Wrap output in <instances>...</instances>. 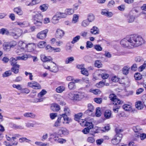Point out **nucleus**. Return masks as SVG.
<instances>
[{"label":"nucleus","instance_id":"4d7b16f0","mask_svg":"<svg viewBox=\"0 0 146 146\" xmlns=\"http://www.w3.org/2000/svg\"><path fill=\"white\" fill-rule=\"evenodd\" d=\"M95 114L96 116L97 117H99L101 115V113L100 108H96Z\"/></svg>","mask_w":146,"mask_h":146},{"label":"nucleus","instance_id":"f704fd0d","mask_svg":"<svg viewBox=\"0 0 146 146\" xmlns=\"http://www.w3.org/2000/svg\"><path fill=\"white\" fill-rule=\"evenodd\" d=\"M135 19V17L133 15H129L127 17V21L129 23L133 22Z\"/></svg>","mask_w":146,"mask_h":146},{"label":"nucleus","instance_id":"2eb2a0df","mask_svg":"<svg viewBox=\"0 0 146 146\" xmlns=\"http://www.w3.org/2000/svg\"><path fill=\"white\" fill-rule=\"evenodd\" d=\"M99 72L100 74H99V76H100L103 79H106L108 77L109 75L104 73L106 72L105 70L100 69L99 70Z\"/></svg>","mask_w":146,"mask_h":146},{"label":"nucleus","instance_id":"79ce46f5","mask_svg":"<svg viewBox=\"0 0 146 146\" xmlns=\"http://www.w3.org/2000/svg\"><path fill=\"white\" fill-rule=\"evenodd\" d=\"M65 88L63 86H60L58 87L56 89V91L58 93H61L64 91L65 90Z\"/></svg>","mask_w":146,"mask_h":146},{"label":"nucleus","instance_id":"49530a36","mask_svg":"<svg viewBox=\"0 0 146 146\" xmlns=\"http://www.w3.org/2000/svg\"><path fill=\"white\" fill-rule=\"evenodd\" d=\"M60 19L55 15L53 16L52 19V22L54 24H56L59 22Z\"/></svg>","mask_w":146,"mask_h":146},{"label":"nucleus","instance_id":"4c0bfd02","mask_svg":"<svg viewBox=\"0 0 146 146\" xmlns=\"http://www.w3.org/2000/svg\"><path fill=\"white\" fill-rule=\"evenodd\" d=\"M46 44L45 41H41L39 42L37 44V47L39 48H44Z\"/></svg>","mask_w":146,"mask_h":146},{"label":"nucleus","instance_id":"de8ad7c7","mask_svg":"<svg viewBox=\"0 0 146 146\" xmlns=\"http://www.w3.org/2000/svg\"><path fill=\"white\" fill-rule=\"evenodd\" d=\"M80 35L76 36L73 38L72 41H71V43L74 44L76 42L80 40Z\"/></svg>","mask_w":146,"mask_h":146},{"label":"nucleus","instance_id":"4468645a","mask_svg":"<svg viewBox=\"0 0 146 146\" xmlns=\"http://www.w3.org/2000/svg\"><path fill=\"white\" fill-rule=\"evenodd\" d=\"M90 33L92 35H96L99 34L100 30L97 27L94 26L90 29Z\"/></svg>","mask_w":146,"mask_h":146},{"label":"nucleus","instance_id":"20e7f679","mask_svg":"<svg viewBox=\"0 0 146 146\" xmlns=\"http://www.w3.org/2000/svg\"><path fill=\"white\" fill-rule=\"evenodd\" d=\"M34 23L36 26H41L42 24L43 16L41 14L38 13L34 16Z\"/></svg>","mask_w":146,"mask_h":146},{"label":"nucleus","instance_id":"c9c22d12","mask_svg":"<svg viewBox=\"0 0 146 146\" xmlns=\"http://www.w3.org/2000/svg\"><path fill=\"white\" fill-rule=\"evenodd\" d=\"M111 114V111L109 110H107L105 112L104 116L107 119H109L110 118Z\"/></svg>","mask_w":146,"mask_h":146},{"label":"nucleus","instance_id":"6e6552de","mask_svg":"<svg viewBox=\"0 0 146 146\" xmlns=\"http://www.w3.org/2000/svg\"><path fill=\"white\" fill-rule=\"evenodd\" d=\"M48 32V30L47 29L37 33L36 37L40 39H44L46 38Z\"/></svg>","mask_w":146,"mask_h":146},{"label":"nucleus","instance_id":"2f4dec72","mask_svg":"<svg viewBox=\"0 0 146 146\" xmlns=\"http://www.w3.org/2000/svg\"><path fill=\"white\" fill-rule=\"evenodd\" d=\"M74 9L72 8L66 9L65 10L64 13L66 14V16L67 15H70L73 14L74 13Z\"/></svg>","mask_w":146,"mask_h":146},{"label":"nucleus","instance_id":"13d9d810","mask_svg":"<svg viewBox=\"0 0 146 146\" xmlns=\"http://www.w3.org/2000/svg\"><path fill=\"white\" fill-rule=\"evenodd\" d=\"M146 67V62H145L144 63L140 66L138 68L139 71L140 72L142 71Z\"/></svg>","mask_w":146,"mask_h":146},{"label":"nucleus","instance_id":"bb28decb","mask_svg":"<svg viewBox=\"0 0 146 146\" xmlns=\"http://www.w3.org/2000/svg\"><path fill=\"white\" fill-rule=\"evenodd\" d=\"M79 16L78 14H74L73 15L72 23L73 24H76L79 21Z\"/></svg>","mask_w":146,"mask_h":146},{"label":"nucleus","instance_id":"603ef678","mask_svg":"<svg viewBox=\"0 0 146 146\" xmlns=\"http://www.w3.org/2000/svg\"><path fill=\"white\" fill-rule=\"evenodd\" d=\"M135 60L136 62H139L143 61L144 60L141 57L137 56L135 58Z\"/></svg>","mask_w":146,"mask_h":146},{"label":"nucleus","instance_id":"a19ab883","mask_svg":"<svg viewBox=\"0 0 146 146\" xmlns=\"http://www.w3.org/2000/svg\"><path fill=\"white\" fill-rule=\"evenodd\" d=\"M28 58V56L27 54H25L22 56H18L16 57V58L18 60H26Z\"/></svg>","mask_w":146,"mask_h":146},{"label":"nucleus","instance_id":"0e129e2a","mask_svg":"<svg viewBox=\"0 0 146 146\" xmlns=\"http://www.w3.org/2000/svg\"><path fill=\"white\" fill-rule=\"evenodd\" d=\"M94 48L97 51H101L102 50V48L99 44L95 45L94 46Z\"/></svg>","mask_w":146,"mask_h":146},{"label":"nucleus","instance_id":"f03ea898","mask_svg":"<svg viewBox=\"0 0 146 146\" xmlns=\"http://www.w3.org/2000/svg\"><path fill=\"white\" fill-rule=\"evenodd\" d=\"M131 46L132 48L138 47L144 43L143 39L140 36L131 35Z\"/></svg>","mask_w":146,"mask_h":146},{"label":"nucleus","instance_id":"b1692460","mask_svg":"<svg viewBox=\"0 0 146 146\" xmlns=\"http://www.w3.org/2000/svg\"><path fill=\"white\" fill-rule=\"evenodd\" d=\"M14 12L19 15H21L23 14V12L20 7H17L13 9Z\"/></svg>","mask_w":146,"mask_h":146},{"label":"nucleus","instance_id":"09e8293b","mask_svg":"<svg viewBox=\"0 0 146 146\" xmlns=\"http://www.w3.org/2000/svg\"><path fill=\"white\" fill-rule=\"evenodd\" d=\"M90 92L96 95L100 94L101 93V91L98 89L94 90L90 89Z\"/></svg>","mask_w":146,"mask_h":146},{"label":"nucleus","instance_id":"0eeeda50","mask_svg":"<svg viewBox=\"0 0 146 146\" xmlns=\"http://www.w3.org/2000/svg\"><path fill=\"white\" fill-rule=\"evenodd\" d=\"M109 98L113 102V104L115 105H120L123 104V101L121 100L116 98V96L113 94L110 95Z\"/></svg>","mask_w":146,"mask_h":146},{"label":"nucleus","instance_id":"a18cd8bd","mask_svg":"<svg viewBox=\"0 0 146 146\" xmlns=\"http://www.w3.org/2000/svg\"><path fill=\"white\" fill-rule=\"evenodd\" d=\"M17 60H18L17 59L16 57L15 58L13 57L11 58L10 59V61L11 65L13 66L16 65Z\"/></svg>","mask_w":146,"mask_h":146},{"label":"nucleus","instance_id":"774afa93","mask_svg":"<svg viewBox=\"0 0 146 146\" xmlns=\"http://www.w3.org/2000/svg\"><path fill=\"white\" fill-rule=\"evenodd\" d=\"M116 105H115L113 106V110L114 112L117 113L118 112L120 107L119 106H116Z\"/></svg>","mask_w":146,"mask_h":146},{"label":"nucleus","instance_id":"a211bd4d","mask_svg":"<svg viewBox=\"0 0 146 146\" xmlns=\"http://www.w3.org/2000/svg\"><path fill=\"white\" fill-rule=\"evenodd\" d=\"M42 60L44 62H47L52 61V59L50 56H46L44 55H42L41 56Z\"/></svg>","mask_w":146,"mask_h":146},{"label":"nucleus","instance_id":"ddd939ff","mask_svg":"<svg viewBox=\"0 0 146 146\" xmlns=\"http://www.w3.org/2000/svg\"><path fill=\"white\" fill-rule=\"evenodd\" d=\"M50 70L53 72H56L58 71V68L56 64L53 62H51L50 63Z\"/></svg>","mask_w":146,"mask_h":146},{"label":"nucleus","instance_id":"cd10ccee","mask_svg":"<svg viewBox=\"0 0 146 146\" xmlns=\"http://www.w3.org/2000/svg\"><path fill=\"white\" fill-rule=\"evenodd\" d=\"M20 66L18 64L13 66L11 68L12 71L15 74H17L19 72Z\"/></svg>","mask_w":146,"mask_h":146},{"label":"nucleus","instance_id":"864d4df0","mask_svg":"<svg viewBox=\"0 0 146 146\" xmlns=\"http://www.w3.org/2000/svg\"><path fill=\"white\" fill-rule=\"evenodd\" d=\"M95 66L98 68H100L102 67V64L101 62L99 60H96L95 62Z\"/></svg>","mask_w":146,"mask_h":146},{"label":"nucleus","instance_id":"f8f14e48","mask_svg":"<svg viewBox=\"0 0 146 146\" xmlns=\"http://www.w3.org/2000/svg\"><path fill=\"white\" fill-rule=\"evenodd\" d=\"M101 14L108 17H111L113 15V13L110 11H109L108 9H104L102 10Z\"/></svg>","mask_w":146,"mask_h":146},{"label":"nucleus","instance_id":"680f3d73","mask_svg":"<svg viewBox=\"0 0 146 146\" xmlns=\"http://www.w3.org/2000/svg\"><path fill=\"white\" fill-rule=\"evenodd\" d=\"M81 73L86 76H88V71L87 70L84 68H83L81 70Z\"/></svg>","mask_w":146,"mask_h":146},{"label":"nucleus","instance_id":"72a5a7b5","mask_svg":"<svg viewBox=\"0 0 146 146\" xmlns=\"http://www.w3.org/2000/svg\"><path fill=\"white\" fill-rule=\"evenodd\" d=\"M68 87L70 90H74L76 87L75 82H70L68 84Z\"/></svg>","mask_w":146,"mask_h":146},{"label":"nucleus","instance_id":"5fc2aeb1","mask_svg":"<svg viewBox=\"0 0 146 146\" xmlns=\"http://www.w3.org/2000/svg\"><path fill=\"white\" fill-rule=\"evenodd\" d=\"M11 74V72L10 70L7 71L3 74V77H6L10 76Z\"/></svg>","mask_w":146,"mask_h":146},{"label":"nucleus","instance_id":"052dcab7","mask_svg":"<svg viewBox=\"0 0 146 146\" xmlns=\"http://www.w3.org/2000/svg\"><path fill=\"white\" fill-rule=\"evenodd\" d=\"M105 86V82L102 81H100L96 84V86L99 88H102Z\"/></svg>","mask_w":146,"mask_h":146},{"label":"nucleus","instance_id":"dca6fc26","mask_svg":"<svg viewBox=\"0 0 146 146\" xmlns=\"http://www.w3.org/2000/svg\"><path fill=\"white\" fill-rule=\"evenodd\" d=\"M95 19V17L94 15L91 13L88 14L87 16V20L90 23H92L94 21Z\"/></svg>","mask_w":146,"mask_h":146},{"label":"nucleus","instance_id":"ea45409f","mask_svg":"<svg viewBox=\"0 0 146 146\" xmlns=\"http://www.w3.org/2000/svg\"><path fill=\"white\" fill-rule=\"evenodd\" d=\"M35 45L34 43H32L29 44L28 46V49L29 52H32L34 50V48Z\"/></svg>","mask_w":146,"mask_h":146},{"label":"nucleus","instance_id":"f257e3e1","mask_svg":"<svg viewBox=\"0 0 146 146\" xmlns=\"http://www.w3.org/2000/svg\"><path fill=\"white\" fill-rule=\"evenodd\" d=\"M82 115L81 113L75 115V119L78 121L82 127H87V128H93L94 125L92 122H87L86 120L80 119Z\"/></svg>","mask_w":146,"mask_h":146},{"label":"nucleus","instance_id":"9b49d317","mask_svg":"<svg viewBox=\"0 0 146 146\" xmlns=\"http://www.w3.org/2000/svg\"><path fill=\"white\" fill-rule=\"evenodd\" d=\"M64 34L65 33L63 30L58 29L56 30L55 36L56 38L60 39L64 36Z\"/></svg>","mask_w":146,"mask_h":146},{"label":"nucleus","instance_id":"f3484780","mask_svg":"<svg viewBox=\"0 0 146 146\" xmlns=\"http://www.w3.org/2000/svg\"><path fill=\"white\" fill-rule=\"evenodd\" d=\"M135 106L138 110H141L144 107L143 103L140 101H138L135 102Z\"/></svg>","mask_w":146,"mask_h":146},{"label":"nucleus","instance_id":"393cba45","mask_svg":"<svg viewBox=\"0 0 146 146\" xmlns=\"http://www.w3.org/2000/svg\"><path fill=\"white\" fill-rule=\"evenodd\" d=\"M55 15L59 19L65 18L66 17V15L65 13L60 12L56 13Z\"/></svg>","mask_w":146,"mask_h":146},{"label":"nucleus","instance_id":"5701e85b","mask_svg":"<svg viewBox=\"0 0 146 146\" xmlns=\"http://www.w3.org/2000/svg\"><path fill=\"white\" fill-rule=\"evenodd\" d=\"M23 116L26 117H31L34 118L36 115L35 114L32 112H26L23 114Z\"/></svg>","mask_w":146,"mask_h":146},{"label":"nucleus","instance_id":"c03bdc74","mask_svg":"<svg viewBox=\"0 0 146 146\" xmlns=\"http://www.w3.org/2000/svg\"><path fill=\"white\" fill-rule=\"evenodd\" d=\"M0 33L2 35L5 34L8 35L9 34V32L8 30L3 28L0 30Z\"/></svg>","mask_w":146,"mask_h":146},{"label":"nucleus","instance_id":"7ed1b4c3","mask_svg":"<svg viewBox=\"0 0 146 146\" xmlns=\"http://www.w3.org/2000/svg\"><path fill=\"white\" fill-rule=\"evenodd\" d=\"M131 40V36H129L121 40L120 41V44L123 47H128L129 48H132Z\"/></svg>","mask_w":146,"mask_h":146},{"label":"nucleus","instance_id":"473e14b6","mask_svg":"<svg viewBox=\"0 0 146 146\" xmlns=\"http://www.w3.org/2000/svg\"><path fill=\"white\" fill-rule=\"evenodd\" d=\"M48 7V4H43L40 6L39 9L42 12H44L47 10Z\"/></svg>","mask_w":146,"mask_h":146},{"label":"nucleus","instance_id":"412c9836","mask_svg":"<svg viewBox=\"0 0 146 146\" xmlns=\"http://www.w3.org/2000/svg\"><path fill=\"white\" fill-rule=\"evenodd\" d=\"M25 45V43L22 41H20L18 43L19 48L18 50H20L21 52H23L24 51V46Z\"/></svg>","mask_w":146,"mask_h":146},{"label":"nucleus","instance_id":"aec40b11","mask_svg":"<svg viewBox=\"0 0 146 146\" xmlns=\"http://www.w3.org/2000/svg\"><path fill=\"white\" fill-rule=\"evenodd\" d=\"M51 109L54 111H58L60 109V106L58 104L54 103L52 105Z\"/></svg>","mask_w":146,"mask_h":146},{"label":"nucleus","instance_id":"6ab92c4d","mask_svg":"<svg viewBox=\"0 0 146 146\" xmlns=\"http://www.w3.org/2000/svg\"><path fill=\"white\" fill-rule=\"evenodd\" d=\"M90 23L86 19H84L81 22L80 25L82 27L86 28L89 25Z\"/></svg>","mask_w":146,"mask_h":146},{"label":"nucleus","instance_id":"58836bf2","mask_svg":"<svg viewBox=\"0 0 146 146\" xmlns=\"http://www.w3.org/2000/svg\"><path fill=\"white\" fill-rule=\"evenodd\" d=\"M141 130V129L140 128H133V130L136 133L135 134V137H139L140 131Z\"/></svg>","mask_w":146,"mask_h":146},{"label":"nucleus","instance_id":"69168bd1","mask_svg":"<svg viewBox=\"0 0 146 146\" xmlns=\"http://www.w3.org/2000/svg\"><path fill=\"white\" fill-rule=\"evenodd\" d=\"M104 141V139H98L96 140V144L98 145H101Z\"/></svg>","mask_w":146,"mask_h":146},{"label":"nucleus","instance_id":"3c124183","mask_svg":"<svg viewBox=\"0 0 146 146\" xmlns=\"http://www.w3.org/2000/svg\"><path fill=\"white\" fill-rule=\"evenodd\" d=\"M115 2L113 0H111L108 2L107 5V6L108 7L110 8L113 7L114 6Z\"/></svg>","mask_w":146,"mask_h":146},{"label":"nucleus","instance_id":"e433bc0d","mask_svg":"<svg viewBox=\"0 0 146 146\" xmlns=\"http://www.w3.org/2000/svg\"><path fill=\"white\" fill-rule=\"evenodd\" d=\"M74 60V58L73 56L67 57L66 58L65 60V63L66 64L71 63Z\"/></svg>","mask_w":146,"mask_h":146},{"label":"nucleus","instance_id":"39448f33","mask_svg":"<svg viewBox=\"0 0 146 146\" xmlns=\"http://www.w3.org/2000/svg\"><path fill=\"white\" fill-rule=\"evenodd\" d=\"M23 31L20 29L15 28L11 30L10 32V35L15 38L17 39L22 35Z\"/></svg>","mask_w":146,"mask_h":146},{"label":"nucleus","instance_id":"c85d7f7f","mask_svg":"<svg viewBox=\"0 0 146 146\" xmlns=\"http://www.w3.org/2000/svg\"><path fill=\"white\" fill-rule=\"evenodd\" d=\"M58 134L59 135H67L69 134V132L66 128H64L63 129L59 130L58 132Z\"/></svg>","mask_w":146,"mask_h":146},{"label":"nucleus","instance_id":"338daca9","mask_svg":"<svg viewBox=\"0 0 146 146\" xmlns=\"http://www.w3.org/2000/svg\"><path fill=\"white\" fill-rule=\"evenodd\" d=\"M45 49L47 51L50 52H52L53 50V47L49 45L46 46Z\"/></svg>","mask_w":146,"mask_h":146},{"label":"nucleus","instance_id":"9d476101","mask_svg":"<svg viewBox=\"0 0 146 146\" xmlns=\"http://www.w3.org/2000/svg\"><path fill=\"white\" fill-rule=\"evenodd\" d=\"M28 86L36 89H39L41 88V87L39 84L35 81H32L28 82Z\"/></svg>","mask_w":146,"mask_h":146},{"label":"nucleus","instance_id":"a878e982","mask_svg":"<svg viewBox=\"0 0 146 146\" xmlns=\"http://www.w3.org/2000/svg\"><path fill=\"white\" fill-rule=\"evenodd\" d=\"M68 115L65 114H62L61 115L62 117L63 118L64 121L63 122L64 123L68 124L71 121V120L69 119L68 117L67 116Z\"/></svg>","mask_w":146,"mask_h":146},{"label":"nucleus","instance_id":"c756f323","mask_svg":"<svg viewBox=\"0 0 146 146\" xmlns=\"http://www.w3.org/2000/svg\"><path fill=\"white\" fill-rule=\"evenodd\" d=\"M15 23L17 25L20 26L22 27H26L28 25V24L27 22L26 21H24L23 22H17Z\"/></svg>","mask_w":146,"mask_h":146},{"label":"nucleus","instance_id":"6e6d98bb","mask_svg":"<svg viewBox=\"0 0 146 146\" xmlns=\"http://www.w3.org/2000/svg\"><path fill=\"white\" fill-rule=\"evenodd\" d=\"M64 114H65L66 115H69L71 111L69 109L68 107H65L64 109Z\"/></svg>","mask_w":146,"mask_h":146},{"label":"nucleus","instance_id":"37998d69","mask_svg":"<svg viewBox=\"0 0 146 146\" xmlns=\"http://www.w3.org/2000/svg\"><path fill=\"white\" fill-rule=\"evenodd\" d=\"M130 68L128 66H124L123 69V73L125 75H127L129 73Z\"/></svg>","mask_w":146,"mask_h":146},{"label":"nucleus","instance_id":"e2e57ef3","mask_svg":"<svg viewBox=\"0 0 146 146\" xmlns=\"http://www.w3.org/2000/svg\"><path fill=\"white\" fill-rule=\"evenodd\" d=\"M115 131L116 132V134L119 135L120 134H122L121 133L123 132V130L121 128H115Z\"/></svg>","mask_w":146,"mask_h":146},{"label":"nucleus","instance_id":"1a4fd4ad","mask_svg":"<svg viewBox=\"0 0 146 146\" xmlns=\"http://www.w3.org/2000/svg\"><path fill=\"white\" fill-rule=\"evenodd\" d=\"M123 137L122 134H116L111 140V142L114 145H117L121 141Z\"/></svg>","mask_w":146,"mask_h":146},{"label":"nucleus","instance_id":"7c9ffc66","mask_svg":"<svg viewBox=\"0 0 146 146\" xmlns=\"http://www.w3.org/2000/svg\"><path fill=\"white\" fill-rule=\"evenodd\" d=\"M123 108L126 111H130L132 110V107L131 105L128 104H125L122 106Z\"/></svg>","mask_w":146,"mask_h":146},{"label":"nucleus","instance_id":"423d86ee","mask_svg":"<svg viewBox=\"0 0 146 146\" xmlns=\"http://www.w3.org/2000/svg\"><path fill=\"white\" fill-rule=\"evenodd\" d=\"M69 97L70 99L73 101H79L82 100L84 97V94L82 92H79L76 94L73 95V97H71V96L72 95V93H70L68 94Z\"/></svg>","mask_w":146,"mask_h":146},{"label":"nucleus","instance_id":"bf43d9fd","mask_svg":"<svg viewBox=\"0 0 146 146\" xmlns=\"http://www.w3.org/2000/svg\"><path fill=\"white\" fill-rule=\"evenodd\" d=\"M134 77L135 79L137 80H140L142 78L141 75L139 73H135L134 75Z\"/></svg>","mask_w":146,"mask_h":146},{"label":"nucleus","instance_id":"8fccbe9b","mask_svg":"<svg viewBox=\"0 0 146 146\" xmlns=\"http://www.w3.org/2000/svg\"><path fill=\"white\" fill-rule=\"evenodd\" d=\"M46 91L44 90H42L38 95V98H41L46 93Z\"/></svg>","mask_w":146,"mask_h":146},{"label":"nucleus","instance_id":"4be33fe9","mask_svg":"<svg viewBox=\"0 0 146 146\" xmlns=\"http://www.w3.org/2000/svg\"><path fill=\"white\" fill-rule=\"evenodd\" d=\"M3 49L6 51H9L11 49V47L9 44L7 42H4L3 45Z\"/></svg>","mask_w":146,"mask_h":146}]
</instances>
